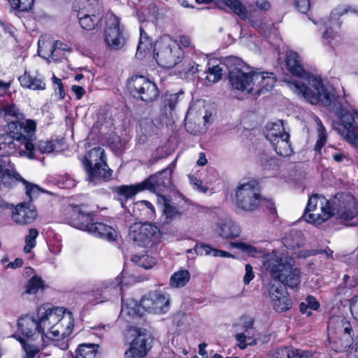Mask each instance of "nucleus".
<instances>
[{"instance_id": "60", "label": "nucleus", "mask_w": 358, "mask_h": 358, "mask_svg": "<svg viewBox=\"0 0 358 358\" xmlns=\"http://www.w3.org/2000/svg\"><path fill=\"white\" fill-rule=\"evenodd\" d=\"M313 354L310 351L296 349L292 347L290 358H312Z\"/></svg>"}, {"instance_id": "62", "label": "nucleus", "mask_w": 358, "mask_h": 358, "mask_svg": "<svg viewBox=\"0 0 358 358\" xmlns=\"http://www.w3.org/2000/svg\"><path fill=\"white\" fill-rule=\"evenodd\" d=\"M292 347H281L278 348L274 354L275 358H290Z\"/></svg>"}, {"instance_id": "46", "label": "nucleus", "mask_w": 358, "mask_h": 358, "mask_svg": "<svg viewBox=\"0 0 358 358\" xmlns=\"http://www.w3.org/2000/svg\"><path fill=\"white\" fill-rule=\"evenodd\" d=\"M334 325V328L340 333H344L350 336L352 328L349 321L343 317H336L331 320L330 325Z\"/></svg>"}, {"instance_id": "18", "label": "nucleus", "mask_w": 358, "mask_h": 358, "mask_svg": "<svg viewBox=\"0 0 358 358\" xmlns=\"http://www.w3.org/2000/svg\"><path fill=\"white\" fill-rule=\"evenodd\" d=\"M253 73L254 71L245 73L237 67L230 70L229 78L231 87L248 94L252 93L254 87Z\"/></svg>"}, {"instance_id": "56", "label": "nucleus", "mask_w": 358, "mask_h": 358, "mask_svg": "<svg viewBox=\"0 0 358 358\" xmlns=\"http://www.w3.org/2000/svg\"><path fill=\"white\" fill-rule=\"evenodd\" d=\"M33 145H34L33 143ZM34 146V150H36V148H35V145ZM36 147L37 148V150L41 153V154H48V153H50L52 152L54 149H55V145L54 143L50 141H43V140H41V141H38L36 145ZM36 153V152H34V154ZM35 157L33 158L34 159Z\"/></svg>"}, {"instance_id": "2", "label": "nucleus", "mask_w": 358, "mask_h": 358, "mask_svg": "<svg viewBox=\"0 0 358 358\" xmlns=\"http://www.w3.org/2000/svg\"><path fill=\"white\" fill-rule=\"evenodd\" d=\"M0 114L8 122L6 133L0 134V150L9 155L19 150L20 156L33 159L36 123L32 120L22 121L23 113L13 104L1 105Z\"/></svg>"}, {"instance_id": "43", "label": "nucleus", "mask_w": 358, "mask_h": 358, "mask_svg": "<svg viewBox=\"0 0 358 358\" xmlns=\"http://www.w3.org/2000/svg\"><path fill=\"white\" fill-rule=\"evenodd\" d=\"M15 180L12 182V187L16 184L17 182H22L25 186L26 194L31 200L34 197L37 196L39 194V187L32 183L29 182L25 179L21 177V176L15 171L13 173Z\"/></svg>"}, {"instance_id": "32", "label": "nucleus", "mask_w": 358, "mask_h": 358, "mask_svg": "<svg viewBox=\"0 0 358 358\" xmlns=\"http://www.w3.org/2000/svg\"><path fill=\"white\" fill-rule=\"evenodd\" d=\"M276 153L282 157H288L293 152V149L289 141V134H282V137L271 142Z\"/></svg>"}, {"instance_id": "53", "label": "nucleus", "mask_w": 358, "mask_h": 358, "mask_svg": "<svg viewBox=\"0 0 358 358\" xmlns=\"http://www.w3.org/2000/svg\"><path fill=\"white\" fill-rule=\"evenodd\" d=\"M223 69L218 65L209 67L204 73H207L206 79L209 82L216 83L220 80L222 76Z\"/></svg>"}, {"instance_id": "55", "label": "nucleus", "mask_w": 358, "mask_h": 358, "mask_svg": "<svg viewBox=\"0 0 358 358\" xmlns=\"http://www.w3.org/2000/svg\"><path fill=\"white\" fill-rule=\"evenodd\" d=\"M11 6L20 11H27L31 8L34 0H9Z\"/></svg>"}, {"instance_id": "57", "label": "nucleus", "mask_w": 358, "mask_h": 358, "mask_svg": "<svg viewBox=\"0 0 358 358\" xmlns=\"http://www.w3.org/2000/svg\"><path fill=\"white\" fill-rule=\"evenodd\" d=\"M260 163L262 167L266 170H274L279 166L277 159L263 155L260 158Z\"/></svg>"}, {"instance_id": "6", "label": "nucleus", "mask_w": 358, "mask_h": 358, "mask_svg": "<svg viewBox=\"0 0 358 358\" xmlns=\"http://www.w3.org/2000/svg\"><path fill=\"white\" fill-rule=\"evenodd\" d=\"M236 201L237 207L243 211L256 210L263 201L259 183L250 180L240 184L236 189Z\"/></svg>"}, {"instance_id": "39", "label": "nucleus", "mask_w": 358, "mask_h": 358, "mask_svg": "<svg viewBox=\"0 0 358 358\" xmlns=\"http://www.w3.org/2000/svg\"><path fill=\"white\" fill-rule=\"evenodd\" d=\"M5 162L0 159V187H11L15 180L13 175L15 170L10 169L4 164Z\"/></svg>"}, {"instance_id": "15", "label": "nucleus", "mask_w": 358, "mask_h": 358, "mask_svg": "<svg viewBox=\"0 0 358 358\" xmlns=\"http://www.w3.org/2000/svg\"><path fill=\"white\" fill-rule=\"evenodd\" d=\"M179 52L176 45L171 47L168 41H160L155 44L154 57L162 67L172 68L180 62Z\"/></svg>"}, {"instance_id": "26", "label": "nucleus", "mask_w": 358, "mask_h": 358, "mask_svg": "<svg viewBox=\"0 0 358 358\" xmlns=\"http://www.w3.org/2000/svg\"><path fill=\"white\" fill-rule=\"evenodd\" d=\"M143 185L142 182L131 185H120L116 187L113 191L116 194V198L120 201L122 207H125V202L130 198L134 196L136 194L143 191Z\"/></svg>"}, {"instance_id": "22", "label": "nucleus", "mask_w": 358, "mask_h": 358, "mask_svg": "<svg viewBox=\"0 0 358 358\" xmlns=\"http://www.w3.org/2000/svg\"><path fill=\"white\" fill-rule=\"evenodd\" d=\"M84 206H75L70 219V224L79 229L88 231L94 222V214L84 209Z\"/></svg>"}, {"instance_id": "11", "label": "nucleus", "mask_w": 358, "mask_h": 358, "mask_svg": "<svg viewBox=\"0 0 358 358\" xmlns=\"http://www.w3.org/2000/svg\"><path fill=\"white\" fill-rule=\"evenodd\" d=\"M286 66L287 70L289 71L292 76H296L298 79H294L292 81L289 82L288 85L289 87L293 90L295 93L299 95H301L305 98V94L303 92H300L299 90L295 87L294 84H299V88H303V84L306 83V80L310 77H313L314 78L321 80L320 78H318L308 73H306L304 70L301 59L298 53L290 51L287 53L286 57Z\"/></svg>"}, {"instance_id": "58", "label": "nucleus", "mask_w": 358, "mask_h": 358, "mask_svg": "<svg viewBox=\"0 0 358 358\" xmlns=\"http://www.w3.org/2000/svg\"><path fill=\"white\" fill-rule=\"evenodd\" d=\"M145 35L146 34L145 33L143 29L141 28V36L139 43L137 46V54H141L148 48L150 41L148 40V38Z\"/></svg>"}, {"instance_id": "19", "label": "nucleus", "mask_w": 358, "mask_h": 358, "mask_svg": "<svg viewBox=\"0 0 358 358\" xmlns=\"http://www.w3.org/2000/svg\"><path fill=\"white\" fill-rule=\"evenodd\" d=\"M269 296L275 311L282 313L289 310L292 306V301L285 286L281 284L272 285L269 289Z\"/></svg>"}, {"instance_id": "12", "label": "nucleus", "mask_w": 358, "mask_h": 358, "mask_svg": "<svg viewBox=\"0 0 358 358\" xmlns=\"http://www.w3.org/2000/svg\"><path fill=\"white\" fill-rule=\"evenodd\" d=\"M176 159L173 161L166 169L150 176L142 182L144 190L155 192L159 199L163 196L162 192L170 189L173 186L172 173L176 167Z\"/></svg>"}, {"instance_id": "40", "label": "nucleus", "mask_w": 358, "mask_h": 358, "mask_svg": "<svg viewBox=\"0 0 358 358\" xmlns=\"http://www.w3.org/2000/svg\"><path fill=\"white\" fill-rule=\"evenodd\" d=\"M282 134H288L285 131L283 122L282 120L278 122L272 123L267 126V131L265 137L270 141H274L282 137Z\"/></svg>"}, {"instance_id": "5", "label": "nucleus", "mask_w": 358, "mask_h": 358, "mask_svg": "<svg viewBox=\"0 0 358 358\" xmlns=\"http://www.w3.org/2000/svg\"><path fill=\"white\" fill-rule=\"evenodd\" d=\"M81 161L89 182L95 185L110 178L112 171L106 163L103 148L96 147L91 149Z\"/></svg>"}, {"instance_id": "41", "label": "nucleus", "mask_w": 358, "mask_h": 358, "mask_svg": "<svg viewBox=\"0 0 358 358\" xmlns=\"http://www.w3.org/2000/svg\"><path fill=\"white\" fill-rule=\"evenodd\" d=\"M134 213L135 215L152 218L155 215V208L148 201H139L134 205Z\"/></svg>"}, {"instance_id": "16", "label": "nucleus", "mask_w": 358, "mask_h": 358, "mask_svg": "<svg viewBox=\"0 0 358 358\" xmlns=\"http://www.w3.org/2000/svg\"><path fill=\"white\" fill-rule=\"evenodd\" d=\"M159 231L158 227L150 223L134 224L130 228L129 237L138 245L146 247L157 237Z\"/></svg>"}, {"instance_id": "4", "label": "nucleus", "mask_w": 358, "mask_h": 358, "mask_svg": "<svg viewBox=\"0 0 358 358\" xmlns=\"http://www.w3.org/2000/svg\"><path fill=\"white\" fill-rule=\"evenodd\" d=\"M263 265L274 280L294 288L301 282L300 271L294 267V261L288 257H279L275 252L267 255Z\"/></svg>"}, {"instance_id": "7", "label": "nucleus", "mask_w": 358, "mask_h": 358, "mask_svg": "<svg viewBox=\"0 0 358 358\" xmlns=\"http://www.w3.org/2000/svg\"><path fill=\"white\" fill-rule=\"evenodd\" d=\"M129 93L136 99L145 103H152L159 96L157 85L143 76L135 75L127 81Z\"/></svg>"}, {"instance_id": "52", "label": "nucleus", "mask_w": 358, "mask_h": 358, "mask_svg": "<svg viewBox=\"0 0 358 358\" xmlns=\"http://www.w3.org/2000/svg\"><path fill=\"white\" fill-rule=\"evenodd\" d=\"M38 236V231L36 228H31L29 230L28 234L25 236V245L24 252L29 253L32 248L36 245V239Z\"/></svg>"}, {"instance_id": "63", "label": "nucleus", "mask_w": 358, "mask_h": 358, "mask_svg": "<svg viewBox=\"0 0 358 358\" xmlns=\"http://www.w3.org/2000/svg\"><path fill=\"white\" fill-rule=\"evenodd\" d=\"M350 311L354 318L358 321V296H355L351 299Z\"/></svg>"}, {"instance_id": "37", "label": "nucleus", "mask_w": 358, "mask_h": 358, "mask_svg": "<svg viewBox=\"0 0 358 358\" xmlns=\"http://www.w3.org/2000/svg\"><path fill=\"white\" fill-rule=\"evenodd\" d=\"M99 345L83 343L78 346L76 351V358H98Z\"/></svg>"}, {"instance_id": "29", "label": "nucleus", "mask_w": 358, "mask_h": 358, "mask_svg": "<svg viewBox=\"0 0 358 358\" xmlns=\"http://www.w3.org/2000/svg\"><path fill=\"white\" fill-rule=\"evenodd\" d=\"M224 3L234 13L238 15L243 20H248V22L255 28L259 27L260 23L255 20L248 17V10L239 0H218Z\"/></svg>"}, {"instance_id": "48", "label": "nucleus", "mask_w": 358, "mask_h": 358, "mask_svg": "<svg viewBox=\"0 0 358 358\" xmlns=\"http://www.w3.org/2000/svg\"><path fill=\"white\" fill-rule=\"evenodd\" d=\"M131 262L138 266L145 269L152 268L156 264V259L148 255H133L131 259Z\"/></svg>"}, {"instance_id": "28", "label": "nucleus", "mask_w": 358, "mask_h": 358, "mask_svg": "<svg viewBox=\"0 0 358 358\" xmlns=\"http://www.w3.org/2000/svg\"><path fill=\"white\" fill-rule=\"evenodd\" d=\"M73 8L77 15L103 11L99 0H76Z\"/></svg>"}, {"instance_id": "9", "label": "nucleus", "mask_w": 358, "mask_h": 358, "mask_svg": "<svg viewBox=\"0 0 358 358\" xmlns=\"http://www.w3.org/2000/svg\"><path fill=\"white\" fill-rule=\"evenodd\" d=\"M332 216L343 221H349L358 215V203L349 194H337L331 200Z\"/></svg>"}, {"instance_id": "23", "label": "nucleus", "mask_w": 358, "mask_h": 358, "mask_svg": "<svg viewBox=\"0 0 358 358\" xmlns=\"http://www.w3.org/2000/svg\"><path fill=\"white\" fill-rule=\"evenodd\" d=\"M275 81L276 80L273 73L254 71V87L252 93L257 94H264L272 90Z\"/></svg>"}, {"instance_id": "3", "label": "nucleus", "mask_w": 358, "mask_h": 358, "mask_svg": "<svg viewBox=\"0 0 358 358\" xmlns=\"http://www.w3.org/2000/svg\"><path fill=\"white\" fill-rule=\"evenodd\" d=\"M39 313H45L41 318L42 336L54 341L61 336L68 337L71 333L73 317L71 312H66L62 307L42 306L39 307Z\"/></svg>"}, {"instance_id": "47", "label": "nucleus", "mask_w": 358, "mask_h": 358, "mask_svg": "<svg viewBox=\"0 0 358 358\" xmlns=\"http://www.w3.org/2000/svg\"><path fill=\"white\" fill-rule=\"evenodd\" d=\"M69 50V48L66 43L57 41L53 43L51 59L54 62H59L66 57V53Z\"/></svg>"}, {"instance_id": "24", "label": "nucleus", "mask_w": 358, "mask_h": 358, "mask_svg": "<svg viewBox=\"0 0 358 358\" xmlns=\"http://www.w3.org/2000/svg\"><path fill=\"white\" fill-rule=\"evenodd\" d=\"M215 231L222 238L231 239L239 236L241 229L231 219L226 217L219 220Z\"/></svg>"}, {"instance_id": "14", "label": "nucleus", "mask_w": 358, "mask_h": 358, "mask_svg": "<svg viewBox=\"0 0 358 358\" xmlns=\"http://www.w3.org/2000/svg\"><path fill=\"white\" fill-rule=\"evenodd\" d=\"M349 12L357 13V10L348 5H338L331 10L329 17L324 22L327 29L323 33L322 37L327 43H330L331 41L339 36L336 30L341 27L342 24L340 17Z\"/></svg>"}, {"instance_id": "49", "label": "nucleus", "mask_w": 358, "mask_h": 358, "mask_svg": "<svg viewBox=\"0 0 358 358\" xmlns=\"http://www.w3.org/2000/svg\"><path fill=\"white\" fill-rule=\"evenodd\" d=\"M53 43L51 41L39 40L38 42V54L40 57L50 62L52 55Z\"/></svg>"}, {"instance_id": "51", "label": "nucleus", "mask_w": 358, "mask_h": 358, "mask_svg": "<svg viewBox=\"0 0 358 358\" xmlns=\"http://www.w3.org/2000/svg\"><path fill=\"white\" fill-rule=\"evenodd\" d=\"M43 288L44 283L43 280L40 277L35 275L28 281L26 285V293L30 294H36L40 289L43 290Z\"/></svg>"}, {"instance_id": "45", "label": "nucleus", "mask_w": 358, "mask_h": 358, "mask_svg": "<svg viewBox=\"0 0 358 358\" xmlns=\"http://www.w3.org/2000/svg\"><path fill=\"white\" fill-rule=\"evenodd\" d=\"M190 274L187 270H180L174 273L170 278V284L173 287H184L189 280Z\"/></svg>"}, {"instance_id": "42", "label": "nucleus", "mask_w": 358, "mask_h": 358, "mask_svg": "<svg viewBox=\"0 0 358 358\" xmlns=\"http://www.w3.org/2000/svg\"><path fill=\"white\" fill-rule=\"evenodd\" d=\"M327 204H329V201H328L324 196L318 194H313L308 201L304 213H309L312 211H315L319 207L322 209L324 206H326Z\"/></svg>"}, {"instance_id": "54", "label": "nucleus", "mask_w": 358, "mask_h": 358, "mask_svg": "<svg viewBox=\"0 0 358 358\" xmlns=\"http://www.w3.org/2000/svg\"><path fill=\"white\" fill-rule=\"evenodd\" d=\"M230 245L231 247L237 248L251 257H255L260 253L256 248L245 243L232 242Z\"/></svg>"}, {"instance_id": "1", "label": "nucleus", "mask_w": 358, "mask_h": 358, "mask_svg": "<svg viewBox=\"0 0 358 358\" xmlns=\"http://www.w3.org/2000/svg\"><path fill=\"white\" fill-rule=\"evenodd\" d=\"M294 85L296 88L303 92L305 99L310 103L328 106L337 115L339 120L333 122V128L349 142L357 133L355 119L358 120V112L348 109L345 97L338 95L332 87H324L322 80L313 77L308 78L301 90L299 84Z\"/></svg>"}, {"instance_id": "36", "label": "nucleus", "mask_w": 358, "mask_h": 358, "mask_svg": "<svg viewBox=\"0 0 358 358\" xmlns=\"http://www.w3.org/2000/svg\"><path fill=\"white\" fill-rule=\"evenodd\" d=\"M304 237L299 230L292 229L284 238V245L287 248L294 250L304 244Z\"/></svg>"}, {"instance_id": "35", "label": "nucleus", "mask_w": 358, "mask_h": 358, "mask_svg": "<svg viewBox=\"0 0 358 358\" xmlns=\"http://www.w3.org/2000/svg\"><path fill=\"white\" fill-rule=\"evenodd\" d=\"M17 340L20 342L24 355L22 358H43L47 356L45 353L41 352L39 345L32 343L29 341H25L21 337Z\"/></svg>"}, {"instance_id": "33", "label": "nucleus", "mask_w": 358, "mask_h": 358, "mask_svg": "<svg viewBox=\"0 0 358 358\" xmlns=\"http://www.w3.org/2000/svg\"><path fill=\"white\" fill-rule=\"evenodd\" d=\"M22 87L32 90H43L45 89L44 80L38 77H33L27 71L18 78Z\"/></svg>"}, {"instance_id": "8", "label": "nucleus", "mask_w": 358, "mask_h": 358, "mask_svg": "<svg viewBox=\"0 0 358 358\" xmlns=\"http://www.w3.org/2000/svg\"><path fill=\"white\" fill-rule=\"evenodd\" d=\"M127 34L120 26V19L113 13L107 14L104 30V41L111 50H121L126 44Z\"/></svg>"}, {"instance_id": "10", "label": "nucleus", "mask_w": 358, "mask_h": 358, "mask_svg": "<svg viewBox=\"0 0 358 358\" xmlns=\"http://www.w3.org/2000/svg\"><path fill=\"white\" fill-rule=\"evenodd\" d=\"M127 336L134 337L129 348L124 352V358H143L152 348V338L145 330L130 327L127 329Z\"/></svg>"}, {"instance_id": "20", "label": "nucleus", "mask_w": 358, "mask_h": 358, "mask_svg": "<svg viewBox=\"0 0 358 358\" xmlns=\"http://www.w3.org/2000/svg\"><path fill=\"white\" fill-rule=\"evenodd\" d=\"M44 314L39 313V308L38 309V320L35 319L33 316L25 315L21 317L17 322L18 331L24 336L30 338L36 334H41L43 333V327L41 324V318Z\"/></svg>"}, {"instance_id": "50", "label": "nucleus", "mask_w": 358, "mask_h": 358, "mask_svg": "<svg viewBox=\"0 0 358 358\" xmlns=\"http://www.w3.org/2000/svg\"><path fill=\"white\" fill-rule=\"evenodd\" d=\"M317 124V140L315 145L314 150L320 152L327 142V131L320 120H316Z\"/></svg>"}, {"instance_id": "59", "label": "nucleus", "mask_w": 358, "mask_h": 358, "mask_svg": "<svg viewBox=\"0 0 358 358\" xmlns=\"http://www.w3.org/2000/svg\"><path fill=\"white\" fill-rule=\"evenodd\" d=\"M224 64L228 68L229 72L230 70L234 69L235 67L241 68L243 61L235 56H229L224 59Z\"/></svg>"}, {"instance_id": "21", "label": "nucleus", "mask_w": 358, "mask_h": 358, "mask_svg": "<svg viewBox=\"0 0 358 358\" xmlns=\"http://www.w3.org/2000/svg\"><path fill=\"white\" fill-rule=\"evenodd\" d=\"M36 209L30 203L22 202L19 203L12 212V219L18 224H31L36 220Z\"/></svg>"}, {"instance_id": "13", "label": "nucleus", "mask_w": 358, "mask_h": 358, "mask_svg": "<svg viewBox=\"0 0 358 358\" xmlns=\"http://www.w3.org/2000/svg\"><path fill=\"white\" fill-rule=\"evenodd\" d=\"M122 291V278L120 276H117L113 280H104L91 292L92 302L97 304L109 301L113 296L121 294Z\"/></svg>"}, {"instance_id": "17", "label": "nucleus", "mask_w": 358, "mask_h": 358, "mask_svg": "<svg viewBox=\"0 0 358 358\" xmlns=\"http://www.w3.org/2000/svg\"><path fill=\"white\" fill-rule=\"evenodd\" d=\"M169 296L160 291L151 292L141 300L145 310L153 313H166L169 306Z\"/></svg>"}, {"instance_id": "34", "label": "nucleus", "mask_w": 358, "mask_h": 358, "mask_svg": "<svg viewBox=\"0 0 358 358\" xmlns=\"http://www.w3.org/2000/svg\"><path fill=\"white\" fill-rule=\"evenodd\" d=\"M159 203L162 206L163 214L166 217V222H170L181 215V213L178 210L174 203L165 196H161L158 199Z\"/></svg>"}, {"instance_id": "64", "label": "nucleus", "mask_w": 358, "mask_h": 358, "mask_svg": "<svg viewBox=\"0 0 358 358\" xmlns=\"http://www.w3.org/2000/svg\"><path fill=\"white\" fill-rule=\"evenodd\" d=\"M255 275L251 265H245V274L243 277V282L245 285H248L250 281L254 278Z\"/></svg>"}, {"instance_id": "25", "label": "nucleus", "mask_w": 358, "mask_h": 358, "mask_svg": "<svg viewBox=\"0 0 358 358\" xmlns=\"http://www.w3.org/2000/svg\"><path fill=\"white\" fill-rule=\"evenodd\" d=\"M87 232L94 236L108 241H115L117 236L116 231L111 226L94 221Z\"/></svg>"}, {"instance_id": "30", "label": "nucleus", "mask_w": 358, "mask_h": 358, "mask_svg": "<svg viewBox=\"0 0 358 358\" xmlns=\"http://www.w3.org/2000/svg\"><path fill=\"white\" fill-rule=\"evenodd\" d=\"M122 300L121 315H127L133 318L141 317L143 316L145 308H143L141 302L138 303L137 301L134 299H129L126 302L123 299Z\"/></svg>"}, {"instance_id": "27", "label": "nucleus", "mask_w": 358, "mask_h": 358, "mask_svg": "<svg viewBox=\"0 0 358 358\" xmlns=\"http://www.w3.org/2000/svg\"><path fill=\"white\" fill-rule=\"evenodd\" d=\"M304 219L310 223L320 224L332 217L331 203L324 206L322 209L319 207L315 211L303 213Z\"/></svg>"}, {"instance_id": "61", "label": "nucleus", "mask_w": 358, "mask_h": 358, "mask_svg": "<svg viewBox=\"0 0 358 358\" xmlns=\"http://www.w3.org/2000/svg\"><path fill=\"white\" fill-rule=\"evenodd\" d=\"M294 4L301 13H306L310 8V0H294Z\"/></svg>"}, {"instance_id": "38", "label": "nucleus", "mask_w": 358, "mask_h": 358, "mask_svg": "<svg viewBox=\"0 0 358 358\" xmlns=\"http://www.w3.org/2000/svg\"><path fill=\"white\" fill-rule=\"evenodd\" d=\"M195 252L197 255H212L213 257H232L234 258V256L231 254H230L228 252L217 250L215 248H211L208 245L206 244H201V245H196L195 246Z\"/></svg>"}, {"instance_id": "31", "label": "nucleus", "mask_w": 358, "mask_h": 358, "mask_svg": "<svg viewBox=\"0 0 358 358\" xmlns=\"http://www.w3.org/2000/svg\"><path fill=\"white\" fill-rule=\"evenodd\" d=\"M79 24L83 29L92 31L101 22L103 17V11L92 14H83L77 15Z\"/></svg>"}, {"instance_id": "44", "label": "nucleus", "mask_w": 358, "mask_h": 358, "mask_svg": "<svg viewBox=\"0 0 358 358\" xmlns=\"http://www.w3.org/2000/svg\"><path fill=\"white\" fill-rule=\"evenodd\" d=\"M178 94H165L163 96L161 110L164 115H171L178 102Z\"/></svg>"}]
</instances>
